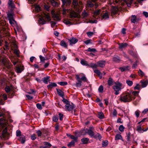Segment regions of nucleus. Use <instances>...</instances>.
<instances>
[{"label": "nucleus", "mask_w": 148, "mask_h": 148, "mask_svg": "<svg viewBox=\"0 0 148 148\" xmlns=\"http://www.w3.org/2000/svg\"><path fill=\"white\" fill-rule=\"evenodd\" d=\"M56 90L58 95L61 97H63L64 96V92L59 89L57 88Z\"/></svg>", "instance_id": "4be33fe9"}, {"label": "nucleus", "mask_w": 148, "mask_h": 148, "mask_svg": "<svg viewBox=\"0 0 148 148\" xmlns=\"http://www.w3.org/2000/svg\"><path fill=\"white\" fill-rule=\"evenodd\" d=\"M101 19H108L109 17L107 12L105 13L103 15H101Z\"/></svg>", "instance_id": "2eb2a0df"}, {"label": "nucleus", "mask_w": 148, "mask_h": 148, "mask_svg": "<svg viewBox=\"0 0 148 148\" xmlns=\"http://www.w3.org/2000/svg\"><path fill=\"white\" fill-rule=\"evenodd\" d=\"M44 144L45 146V147H44L43 148H46V147H50L51 146L50 143L47 142H44Z\"/></svg>", "instance_id": "4c0bfd02"}, {"label": "nucleus", "mask_w": 148, "mask_h": 148, "mask_svg": "<svg viewBox=\"0 0 148 148\" xmlns=\"http://www.w3.org/2000/svg\"><path fill=\"white\" fill-rule=\"evenodd\" d=\"M101 13V10H98L95 11L94 12L93 17L95 18L98 19L99 18V15Z\"/></svg>", "instance_id": "423d86ee"}, {"label": "nucleus", "mask_w": 148, "mask_h": 148, "mask_svg": "<svg viewBox=\"0 0 148 148\" xmlns=\"http://www.w3.org/2000/svg\"><path fill=\"white\" fill-rule=\"evenodd\" d=\"M21 30V29L18 26H16L15 28H14V30L16 34L17 32H19Z\"/></svg>", "instance_id": "603ef678"}, {"label": "nucleus", "mask_w": 148, "mask_h": 148, "mask_svg": "<svg viewBox=\"0 0 148 148\" xmlns=\"http://www.w3.org/2000/svg\"><path fill=\"white\" fill-rule=\"evenodd\" d=\"M122 136L120 134H117L116 135L115 137V140H118L120 139L121 138Z\"/></svg>", "instance_id": "864d4df0"}, {"label": "nucleus", "mask_w": 148, "mask_h": 148, "mask_svg": "<svg viewBox=\"0 0 148 148\" xmlns=\"http://www.w3.org/2000/svg\"><path fill=\"white\" fill-rule=\"evenodd\" d=\"M103 86L102 85L100 86L98 89V90L99 92H103Z\"/></svg>", "instance_id": "052dcab7"}, {"label": "nucleus", "mask_w": 148, "mask_h": 148, "mask_svg": "<svg viewBox=\"0 0 148 148\" xmlns=\"http://www.w3.org/2000/svg\"><path fill=\"white\" fill-rule=\"evenodd\" d=\"M8 5L12 8H15L14 5L12 2H8Z\"/></svg>", "instance_id": "5fc2aeb1"}, {"label": "nucleus", "mask_w": 148, "mask_h": 148, "mask_svg": "<svg viewBox=\"0 0 148 148\" xmlns=\"http://www.w3.org/2000/svg\"><path fill=\"white\" fill-rule=\"evenodd\" d=\"M39 58L40 59L41 62H44L45 60L44 57L40 55L39 56Z\"/></svg>", "instance_id": "680f3d73"}, {"label": "nucleus", "mask_w": 148, "mask_h": 148, "mask_svg": "<svg viewBox=\"0 0 148 148\" xmlns=\"http://www.w3.org/2000/svg\"><path fill=\"white\" fill-rule=\"evenodd\" d=\"M108 84L109 86H111L114 84V81L113 79L111 77L109 78L108 81Z\"/></svg>", "instance_id": "1a4fd4ad"}, {"label": "nucleus", "mask_w": 148, "mask_h": 148, "mask_svg": "<svg viewBox=\"0 0 148 148\" xmlns=\"http://www.w3.org/2000/svg\"><path fill=\"white\" fill-rule=\"evenodd\" d=\"M62 6L63 7L66 4V5H68L70 4L71 1L70 0H62Z\"/></svg>", "instance_id": "f8f14e48"}, {"label": "nucleus", "mask_w": 148, "mask_h": 148, "mask_svg": "<svg viewBox=\"0 0 148 148\" xmlns=\"http://www.w3.org/2000/svg\"><path fill=\"white\" fill-rule=\"evenodd\" d=\"M16 136H20L21 135V132L20 130H17L16 132Z\"/></svg>", "instance_id": "338daca9"}, {"label": "nucleus", "mask_w": 148, "mask_h": 148, "mask_svg": "<svg viewBox=\"0 0 148 148\" xmlns=\"http://www.w3.org/2000/svg\"><path fill=\"white\" fill-rule=\"evenodd\" d=\"M75 141L73 140H72L70 142L69 144H68V146L71 147L72 146H74L75 145Z\"/></svg>", "instance_id": "f704fd0d"}, {"label": "nucleus", "mask_w": 148, "mask_h": 148, "mask_svg": "<svg viewBox=\"0 0 148 148\" xmlns=\"http://www.w3.org/2000/svg\"><path fill=\"white\" fill-rule=\"evenodd\" d=\"M69 40L70 42V45H72L76 43L78 41V40L77 39L73 37L69 39Z\"/></svg>", "instance_id": "6e6552de"}, {"label": "nucleus", "mask_w": 148, "mask_h": 148, "mask_svg": "<svg viewBox=\"0 0 148 148\" xmlns=\"http://www.w3.org/2000/svg\"><path fill=\"white\" fill-rule=\"evenodd\" d=\"M115 85L113 86L112 87L113 89L115 92V94L116 95H118L119 94V91L121 89L122 86V84L120 83L116 82H114Z\"/></svg>", "instance_id": "7ed1b4c3"}, {"label": "nucleus", "mask_w": 148, "mask_h": 148, "mask_svg": "<svg viewBox=\"0 0 148 148\" xmlns=\"http://www.w3.org/2000/svg\"><path fill=\"white\" fill-rule=\"evenodd\" d=\"M60 45L65 47H67V44L63 40L61 41Z\"/></svg>", "instance_id": "e433bc0d"}, {"label": "nucleus", "mask_w": 148, "mask_h": 148, "mask_svg": "<svg viewBox=\"0 0 148 148\" xmlns=\"http://www.w3.org/2000/svg\"><path fill=\"white\" fill-rule=\"evenodd\" d=\"M70 15L71 18L76 17L77 15L76 12L74 11H71L70 12Z\"/></svg>", "instance_id": "4468645a"}, {"label": "nucleus", "mask_w": 148, "mask_h": 148, "mask_svg": "<svg viewBox=\"0 0 148 148\" xmlns=\"http://www.w3.org/2000/svg\"><path fill=\"white\" fill-rule=\"evenodd\" d=\"M89 139L87 138H83L81 140L83 144H86L88 143V142Z\"/></svg>", "instance_id": "7c9ffc66"}, {"label": "nucleus", "mask_w": 148, "mask_h": 148, "mask_svg": "<svg viewBox=\"0 0 148 148\" xmlns=\"http://www.w3.org/2000/svg\"><path fill=\"white\" fill-rule=\"evenodd\" d=\"M136 130L139 133H142L143 132L141 125H139L137 126Z\"/></svg>", "instance_id": "c756f323"}, {"label": "nucleus", "mask_w": 148, "mask_h": 148, "mask_svg": "<svg viewBox=\"0 0 148 148\" xmlns=\"http://www.w3.org/2000/svg\"><path fill=\"white\" fill-rule=\"evenodd\" d=\"M106 62L105 61L101 60L97 62V67L103 68L105 66Z\"/></svg>", "instance_id": "39448f33"}, {"label": "nucleus", "mask_w": 148, "mask_h": 148, "mask_svg": "<svg viewBox=\"0 0 148 148\" xmlns=\"http://www.w3.org/2000/svg\"><path fill=\"white\" fill-rule=\"evenodd\" d=\"M31 138L32 140H34L36 138V135L34 134H33L31 135Z\"/></svg>", "instance_id": "774afa93"}, {"label": "nucleus", "mask_w": 148, "mask_h": 148, "mask_svg": "<svg viewBox=\"0 0 148 148\" xmlns=\"http://www.w3.org/2000/svg\"><path fill=\"white\" fill-rule=\"evenodd\" d=\"M117 114V112L116 110L115 109H114L113 112L112 113L113 116L114 117H116Z\"/></svg>", "instance_id": "8fccbe9b"}, {"label": "nucleus", "mask_w": 148, "mask_h": 148, "mask_svg": "<svg viewBox=\"0 0 148 148\" xmlns=\"http://www.w3.org/2000/svg\"><path fill=\"white\" fill-rule=\"evenodd\" d=\"M58 120V118L57 115H55L53 117V121L55 122H57Z\"/></svg>", "instance_id": "09e8293b"}, {"label": "nucleus", "mask_w": 148, "mask_h": 148, "mask_svg": "<svg viewBox=\"0 0 148 148\" xmlns=\"http://www.w3.org/2000/svg\"><path fill=\"white\" fill-rule=\"evenodd\" d=\"M58 83L62 86L66 85L67 84V83L66 82H58Z\"/></svg>", "instance_id": "49530a36"}, {"label": "nucleus", "mask_w": 148, "mask_h": 148, "mask_svg": "<svg viewBox=\"0 0 148 148\" xmlns=\"http://www.w3.org/2000/svg\"><path fill=\"white\" fill-rule=\"evenodd\" d=\"M57 84L55 83H51L49 85L47 86L48 88H52L54 87L57 86Z\"/></svg>", "instance_id": "a878e982"}, {"label": "nucleus", "mask_w": 148, "mask_h": 148, "mask_svg": "<svg viewBox=\"0 0 148 148\" xmlns=\"http://www.w3.org/2000/svg\"><path fill=\"white\" fill-rule=\"evenodd\" d=\"M126 83L129 86H131L133 84V82L130 80H127L126 81Z\"/></svg>", "instance_id": "de8ad7c7"}, {"label": "nucleus", "mask_w": 148, "mask_h": 148, "mask_svg": "<svg viewBox=\"0 0 148 148\" xmlns=\"http://www.w3.org/2000/svg\"><path fill=\"white\" fill-rule=\"evenodd\" d=\"M94 72L97 74L100 77V78L102 77V74L99 70L97 69L95 70H94Z\"/></svg>", "instance_id": "393cba45"}, {"label": "nucleus", "mask_w": 148, "mask_h": 148, "mask_svg": "<svg viewBox=\"0 0 148 148\" xmlns=\"http://www.w3.org/2000/svg\"><path fill=\"white\" fill-rule=\"evenodd\" d=\"M119 48L122 49L126 47L127 46L128 44L126 43H119Z\"/></svg>", "instance_id": "9d476101"}, {"label": "nucleus", "mask_w": 148, "mask_h": 148, "mask_svg": "<svg viewBox=\"0 0 148 148\" xmlns=\"http://www.w3.org/2000/svg\"><path fill=\"white\" fill-rule=\"evenodd\" d=\"M130 69V66H123L122 67H120L119 68V69L122 72H124V71L129 70Z\"/></svg>", "instance_id": "9b49d317"}, {"label": "nucleus", "mask_w": 148, "mask_h": 148, "mask_svg": "<svg viewBox=\"0 0 148 148\" xmlns=\"http://www.w3.org/2000/svg\"><path fill=\"white\" fill-rule=\"evenodd\" d=\"M14 53H15L17 56L19 57V51L17 49H14Z\"/></svg>", "instance_id": "c03bdc74"}, {"label": "nucleus", "mask_w": 148, "mask_h": 148, "mask_svg": "<svg viewBox=\"0 0 148 148\" xmlns=\"http://www.w3.org/2000/svg\"><path fill=\"white\" fill-rule=\"evenodd\" d=\"M10 88L8 86H7L5 88V90L7 93H8L10 91Z\"/></svg>", "instance_id": "bf43d9fd"}, {"label": "nucleus", "mask_w": 148, "mask_h": 148, "mask_svg": "<svg viewBox=\"0 0 148 148\" xmlns=\"http://www.w3.org/2000/svg\"><path fill=\"white\" fill-rule=\"evenodd\" d=\"M82 81L81 80H77V82L76 84V86L77 87H80L81 85Z\"/></svg>", "instance_id": "58836bf2"}, {"label": "nucleus", "mask_w": 148, "mask_h": 148, "mask_svg": "<svg viewBox=\"0 0 148 148\" xmlns=\"http://www.w3.org/2000/svg\"><path fill=\"white\" fill-rule=\"evenodd\" d=\"M36 106L37 108L41 110L42 109L41 105L40 103H37L36 104Z\"/></svg>", "instance_id": "0e129e2a"}, {"label": "nucleus", "mask_w": 148, "mask_h": 148, "mask_svg": "<svg viewBox=\"0 0 148 148\" xmlns=\"http://www.w3.org/2000/svg\"><path fill=\"white\" fill-rule=\"evenodd\" d=\"M87 5L89 7H92L94 6V4H93L92 2L90 1H88L87 2Z\"/></svg>", "instance_id": "a18cd8bd"}, {"label": "nucleus", "mask_w": 148, "mask_h": 148, "mask_svg": "<svg viewBox=\"0 0 148 148\" xmlns=\"http://www.w3.org/2000/svg\"><path fill=\"white\" fill-rule=\"evenodd\" d=\"M138 73L139 75L141 77L143 76L144 75V73L140 69L139 70Z\"/></svg>", "instance_id": "4d7b16f0"}, {"label": "nucleus", "mask_w": 148, "mask_h": 148, "mask_svg": "<svg viewBox=\"0 0 148 148\" xmlns=\"http://www.w3.org/2000/svg\"><path fill=\"white\" fill-rule=\"evenodd\" d=\"M53 17L54 19L56 21H60V19L59 18V15L58 14H53Z\"/></svg>", "instance_id": "b1692460"}, {"label": "nucleus", "mask_w": 148, "mask_h": 148, "mask_svg": "<svg viewBox=\"0 0 148 148\" xmlns=\"http://www.w3.org/2000/svg\"><path fill=\"white\" fill-rule=\"evenodd\" d=\"M137 63L138 61H136L132 65V68L133 69H135L136 68V67L137 66Z\"/></svg>", "instance_id": "e2e57ef3"}, {"label": "nucleus", "mask_w": 148, "mask_h": 148, "mask_svg": "<svg viewBox=\"0 0 148 148\" xmlns=\"http://www.w3.org/2000/svg\"><path fill=\"white\" fill-rule=\"evenodd\" d=\"M50 1L52 5L54 7H56L58 5V3L54 0H50Z\"/></svg>", "instance_id": "cd10ccee"}, {"label": "nucleus", "mask_w": 148, "mask_h": 148, "mask_svg": "<svg viewBox=\"0 0 148 148\" xmlns=\"http://www.w3.org/2000/svg\"><path fill=\"white\" fill-rule=\"evenodd\" d=\"M25 136L23 135H22L20 137L19 140L21 142V143L23 144L25 143Z\"/></svg>", "instance_id": "dca6fc26"}, {"label": "nucleus", "mask_w": 148, "mask_h": 148, "mask_svg": "<svg viewBox=\"0 0 148 148\" xmlns=\"http://www.w3.org/2000/svg\"><path fill=\"white\" fill-rule=\"evenodd\" d=\"M2 62L4 64V66L6 67L8 69H10L11 68V65L8 63H7L5 62V61L4 60H3L2 61Z\"/></svg>", "instance_id": "a211bd4d"}, {"label": "nucleus", "mask_w": 148, "mask_h": 148, "mask_svg": "<svg viewBox=\"0 0 148 148\" xmlns=\"http://www.w3.org/2000/svg\"><path fill=\"white\" fill-rule=\"evenodd\" d=\"M73 4L75 7H77L78 5L77 0H73Z\"/></svg>", "instance_id": "79ce46f5"}, {"label": "nucleus", "mask_w": 148, "mask_h": 148, "mask_svg": "<svg viewBox=\"0 0 148 148\" xmlns=\"http://www.w3.org/2000/svg\"><path fill=\"white\" fill-rule=\"evenodd\" d=\"M51 20L50 17L49 13H44L43 16L39 20L40 24L43 25L46 23V21H50Z\"/></svg>", "instance_id": "f03ea898"}, {"label": "nucleus", "mask_w": 148, "mask_h": 148, "mask_svg": "<svg viewBox=\"0 0 148 148\" xmlns=\"http://www.w3.org/2000/svg\"><path fill=\"white\" fill-rule=\"evenodd\" d=\"M88 67H91L93 68H96L97 67V63L96 64H95L93 63H91L90 64H89Z\"/></svg>", "instance_id": "72a5a7b5"}, {"label": "nucleus", "mask_w": 148, "mask_h": 148, "mask_svg": "<svg viewBox=\"0 0 148 148\" xmlns=\"http://www.w3.org/2000/svg\"><path fill=\"white\" fill-rule=\"evenodd\" d=\"M24 70V66H16L15 69L16 72L18 73H20Z\"/></svg>", "instance_id": "0eeeda50"}, {"label": "nucleus", "mask_w": 148, "mask_h": 148, "mask_svg": "<svg viewBox=\"0 0 148 148\" xmlns=\"http://www.w3.org/2000/svg\"><path fill=\"white\" fill-rule=\"evenodd\" d=\"M64 22L66 25H71L72 24L69 21L67 20H64Z\"/></svg>", "instance_id": "13d9d810"}, {"label": "nucleus", "mask_w": 148, "mask_h": 148, "mask_svg": "<svg viewBox=\"0 0 148 148\" xmlns=\"http://www.w3.org/2000/svg\"><path fill=\"white\" fill-rule=\"evenodd\" d=\"M131 20L132 23H135L137 21V19L136 18V16L135 15H132Z\"/></svg>", "instance_id": "412c9836"}, {"label": "nucleus", "mask_w": 148, "mask_h": 148, "mask_svg": "<svg viewBox=\"0 0 148 148\" xmlns=\"http://www.w3.org/2000/svg\"><path fill=\"white\" fill-rule=\"evenodd\" d=\"M125 127L123 126V125H121L119 128V130L121 132H123L124 130Z\"/></svg>", "instance_id": "ea45409f"}, {"label": "nucleus", "mask_w": 148, "mask_h": 148, "mask_svg": "<svg viewBox=\"0 0 148 148\" xmlns=\"http://www.w3.org/2000/svg\"><path fill=\"white\" fill-rule=\"evenodd\" d=\"M108 144V141L107 140L103 141L102 142V146L103 147L107 146Z\"/></svg>", "instance_id": "37998d69"}, {"label": "nucleus", "mask_w": 148, "mask_h": 148, "mask_svg": "<svg viewBox=\"0 0 148 148\" xmlns=\"http://www.w3.org/2000/svg\"><path fill=\"white\" fill-rule=\"evenodd\" d=\"M80 63L83 65L85 66L88 67L89 66V64H88V62L83 59L81 60Z\"/></svg>", "instance_id": "aec40b11"}, {"label": "nucleus", "mask_w": 148, "mask_h": 148, "mask_svg": "<svg viewBox=\"0 0 148 148\" xmlns=\"http://www.w3.org/2000/svg\"><path fill=\"white\" fill-rule=\"evenodd\" d=\"M86 133L91 137H93L94 135V132L91 130H87Z\"/></svg>", "instance_id": "5701e85b"}, {"label": "nucleus", "mask_w": 148, "mask_h": 148, "mask_svg": "<svg viewBox=\"0 0 148 148\" xmlns=\"http://www.w3.org/2000/svg\"><path fill=\"white\" fill-rule=\"evenodd\" d=\"M140 82L141 83L142 86L143 88L145 87L148 84V81L147 80L141 81Z\"/></svg>", "instance_id": "bb28decb"}, {"label": "nucleus", "mask_w": 148, "mask_h": 148, "mask_svg": "<svg viewBox=\"0 0 148 148\" xmlns=\"http://www.w3.org/2000/svg\"><path fill=\"white\" fill-rule=\"evenodd\" d=\"M78 137V136H75L73 135H71V136L70 138L73 139V140L75 141V142H77V141Z\"/></svg>", "instance_id": "473e14b6"}, {"label": "nucleus", "mask_w": 148, "mask_h": 148, "mask_svg": "<svg viewBox=\"0 0 148 148\" xmlns=\"http://www.w3.org/2000/svg\"><path fill=\"white\" fill-rule=\"evenodd\" d=\"M62 101L63 102L66 104V105H67L69 104V101L65 98H63L62 100Z\"/></svg>", "instance_id": "6e6d98bb"}, {"label": "nucleus", "mask_w": 148, "mask_h": 148, "mask_svg": "<svg viewBox=\"0 0 148 148\" xmlns=\"http://www.w3.org/2000/svg\"><path fill=\"white\" fill-rule=\"evenodd\" d=\"M134 99L135 97L132 96L131 93L127 92L122 94L120 96V100L124 102H130L132 99Z\"/></svg>", "instance_id": "f257e3e1"}, {"label": "nucleus", "mask_w": 148, "mask_h": 148, "mask_svg": "<svg viewBox=\"0 0 148 148\" xmlns=\"http://www.w3.org/2000/svg\"><path fill=\"white\" fill-rule=\"evenodd\" d=\"M140 112L138 110H136L135 112V115L137 118L139 116Z\"/></svg>", "instance_id": "69168bd1"}, {"label": "nucleus", "mask_w": 148, "mask_h": 148, "mask_svg": "<svg viewBox=\"0 0 148 148\" xmlns=\"http://www.w3.org/2000/svg\"><path fill=\"white\" fill-rule=\"evenodd\" d=\"M9 135V134L7 132V128L5 127L3 131L2 136L5 139H8V138Z\"/></svg>", "instance_id": "20e7f679"}, {"label": "nucleus", "mask_w": 148, "mask_h": 148, "mask_svg": "<svg viewBox=\"0 0 148 148\" xmlns=\"http://www.w3.org/2000/svg\"><path fill=\"white\" fill-rule=\"evenodd\" d=\"M11 48L12 49H17V46L15 41H13L10 44Z\"/></svg>", "instance_id": "f3484780"}, {"label": "nucleus", "mask_w": 148, "mask_h": 148, "mask_svg": "<svg viewBox=\"0 0 148 148\" xmlns=\"http://www.w3.org/2000/svg\"><path fill=\"white\" fill-rule=\"evenodd\" d=\"M65 108L68 111H71L74 108L73 105H70V104L67 105L65 106Z\"/></svg>", "instance_id": "ddd939ff"}, {"label": "nucleus", "mask_w": 148, "mask_h": 148, "mask_svg": "<svg viewBox=\"0 0 148 148\" xmlns=\"http://www.w3.org/2000/svg\"><path fill=\"white\" fill-rule=\"evenodd\" d=\"M98 117L100 119H103L104 118V115L102 112H99Z\"/></svg>", "instance_id": "c9c22d12"}, {"label": "nucleus", "mask_w": 148, "mask_h": 148, "mask_svg": "<svg viewBox=\"0 0 148 148\" xmlns=\"http://www.w3.org/2000/svg\"><path fill=\"white\" fill-rule=\"evenodd\" d=\"M93 137L96 139L98 138L100 141L101 140L102 137L99 133H97L95 135H94Z\"/></svg>", "instance_id": "6ab92c4d"}, {"label": "nucleus", "mask_w": 148, "mask_h": 148, "mask_svg": "<svg viewBox=\"0 0 148 148\" xmlns=\"http://www.w3.org/2000/svg\"><path fill=\"white\" fill-rule=\"evenodd\" d=\"M49 78L50 77L49 76H47L42 78V80L44 83L45 84H47Z\"/></svg>", "instance_id": "c85d7f7f"}, {"label": "nucleus", "mask_w": 148, "mask_h": 148, "mask_svg": "<svg viewBox=\"0 0 148 148\" xmlns=\"http://www.w3.org/2000/svg\"><path fill=\"white\" fill-rule=\"evenodd\" d=\"M8 18L11 20H12L13 21H15L13 19V14L12 13H8L7 14Z\"/></svg>", "instance_id": "2f4dec72"}, {"label": "nucleus", "mask_w": 148, "mask_h": 148, "mask_svg": "<svg viewBox=\"0 0 148 148\" xmlns=\"http://www.w3.org/2000/svg\"><path fill=\"white\" fill-rule=\"evenodd\" d=\"M130 135L131 133L130 132H128V133H127V139L128 141H130Z\"/></svg>", "instance_id": "a19ab883"}, {"label": "nucleus", "mask_w": 148, "mask_h": 148, "mask_svg": "<svg viewBox=\"0 0 148 148\" xmlns=\"http://www.w3.org/2000/svg\"><path fill=\"white\" fill-rule=\"evenodd\" d=\"M87 51L89 52H95L97 51L96 49L95 48H88Z\"/></svg>", "instance_id": "3c124183"}]
</instances>
